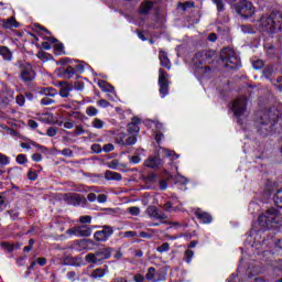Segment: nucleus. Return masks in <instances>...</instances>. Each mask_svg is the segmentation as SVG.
I'll return each mask as SVG.
<instances>
[{"label":"nucleus","mask_w":282,"mask_h":282,"mask_svg":"<svg viewBox=\"0 0 282 282\" xmlns=\"http://www.w3.org/2000/svg\"><path fill=\"white\" fill-rule=\"evenodd\" d=\"M50 56V57H47ZM36 57L40 61H50V58H54V56L52 54L45 53L44 51H39L36 54Z\"/></svg>","instance_id":"39"},{"label":"nucleus","mask_w":282,"mask_h":282,"mask_svg":"<svg viewBox=\"0 0 282 282\" xmlns=\"http://www.w3.org/2000/svg\"><path fill=\"white\" fill-rule=\"evenodd\" d=\"M128 132L140 133V126H135L134 123H128Z\"/></svg>","instance_id":"49"},{"label":"nucleus","mask_w":282,"mask_h":282,"mask_svg":"<svg viewBox=\"0 0 282 282\" xmlns=\"http://www.w3.org/2000/svg\"><path fill=\"white\" fill-rule=\"evenodd\" d=\"M215 51L203 50L198 51L194 55V75L196 78H206V74H210L212 67L206 65H213L215 63Z\"/></svg>","instance_id":"1"},{"label":"nucleus","mask_w":282,"mask_h":282,"mask_svg":"<svg viewBox=\"0 0 282 282\" xmlns=\"http://www.w3.org/2000/svg\"><path fill=\"white\" fill-rule=\"evenodd\" d=\"M241 32H243V34H256L257 31H254V26H252L251 24H242L240 26Z\"/></svg>","instance_id":"36"},{"label":"nucleus","mask_w":282,"mask_h":282,"mask_svg":"<svg viewBox=\"0 0 282 282\" xmlns=\"http://www.w3.org/2000/svg\"><path fill=\"white\" fill-rule=\"evenodd\" d=\"M8 214L10 215L12 221H17V219H19V216L21 215L18 210L14 209L8 210Z\"/></svg>","instance_id":"58"},{"label":"nucleus","mask_w":282,"mask_h":282,"mask_svg":"<svg viewBox=\"0 0 282 282\" xmlns=\"http://www.w3.org/2000/svg\"><path fill=\"white\" fill-rule=\"evenodd\" d=\"M194 215L196 219L199 221V224H213V215H210V213L202 210V208H197L194 212Z\"/></svg>","instance_id":"12"},{"label":"nucleus","mask_w":282,"mask_h":282,"mask_svg":"<svg viewBox=\"0 0 282 282\" xmlns=\"http://www.w3.org/2000/svg\"><path fill=\"white\" fill-rule=\"evenodd\" d=\"M93 127L94 129H102V127H105V121H102V119L95 118L93 120Z\"/></svg>","instance_id":"46"},{"label":"nucleus","mask_w":282,"mask_h":282,"mask_svg":"<svg viewBox=\"0 0 282 282\" xmlns=\"http://www.w3.org/2000/svg\"><path fill=\"white\" fill-rule=\"evenodd\" d=\"M220 61L225 64L226 69L235 70L241 68V59L231 47H224L220 51Z\"/></svg>","instance_id":"4"},{"label":"nucleus","mask_w":282,"mask_h":282,"mask_svg":"<svg viewBox=\"0 0 282 282\" xmlns=\"http://www.w3.org/2000/svg\"><path fill=\"white\" fill-rule=\"evenodd\" d=\"M145 213L151 219H159L160 221H162L163 219H166V214H164L163 212H160V209L153 205H150L147 208Z\"/></svg>","instance_id":"15"},{"label":"nucleus","mask_w":282,"mask_h":282,"mask_svg":"<svg viewBox=\"0 0 282 282\" xmlns=\"http://www.w3.org/2000/svg\"><path fill=\"white\" fill-rule=\"evenodd\" d=\"M66 235H69L70 237H78V226L66 230Z\"/></svg>","instance_id":"62"},{"label":"nucleus","mask_w":282,"mask_h":282,"mask_svg":"<svg viewBox=\"0 0 282 282\" xmlns=\"http://www.w3.org/2000/svg\"><path fill=\"white\" fill-rule=\"evenodd\" d=\"M37 94H40V96H48L50 98H54V96L58 95V90L52 87L39 88Z\"/></svg>","instance_id":"25"},{"label":"nucleus","mask_w":282,"mask_h":282,"mask_svg":"<svg viewBox=\"0 0 282 282\" xmlns=\"http://www.w3.org/2000/svg\"><path fill=\"white\" fill-rule=\"evenodd\" d=\"M2 28L4 30H12V28H19V22L17 21V19H14V17H12L7 20H3Z\"/></svg>","instance_id":"27"},{"label":"nucleus","mask_w":282,"mask_h":282,"mask_svg":"<svg viewBox=\"0 0 282 282\" xmlns=\"http://www.w3.org/2000/svg\"><path fill=\"white\" fill-rule=\"evenodd\" d=\"M116 149V147L112 143H107L101 148V151H104L105 153H111V151H113Z\"/></svg>","instance_id":"59"},{"label":"nucleus","mask_w":282,"mask_h":282,"mask_svg":"<svg viewBox=\"0 0 282 282\" xmlns=\"http://www.w3.org/2000/svg\"><path fill=\"white\" fill-rule=\"evenodd\" d=\"M56 72L59 78H65L67 80L76 76V70L74 69V66H67L66 68L59 67L56 69Z\"/></svg>","instance_id":"17"},{"label":"nucleus","mask_w":282,"mask_h":282,"mask_svg":"<svg viewBox=\"0 0 282 282\" xmlns=\"http://www.w3.org/2000/svg\"><path fill=\"white\" fill-rule=\"evenodd\" d=\"M171 80H169V73L164 68L159 69V93L161 98H166L169 96V86Z\"/></svg>","instance_id":"9"},{"label":"nucleus","mask_w":282,"mask_h":282,"mask_svg":"<svg viewBox=\"0 0 282 282\" xmlns=\"http://www.w3.org/2000/svg\"><path fill=\"white\" fill-rule=\"evenodd\" d=\"M120 237H123L124 239H131L133 237H138V231H126V232H121Z\"/></svg>","instance_id":"48"},{"label":"nucleus","mask_w":282,"mask_h":282,"mask_svg":"<svg viewBox=\"0 0 282 282\" xmlns=\"http://www.w3.org/2000/svg\"><path fill=\"white\" fill-rule=\"evenodd\" d=\"M15 162L17 164H28V155L25 154H18L17 158H15Z\"/></svg>","instance_id":"43"},{"label":"nucleus","mask_w":282,"mask_h":282,"mask_svg":"<svg viewBox=\"0 0 282 282\" xmlns=\"http://www.w3.org/2000/svg\"><path fill=\"white\" fill-rule=\"evenodd\" d=\"M105 180H107L108 182H120L122 180V174L113 172L111 170H107L105 173Z\"/></svg>","instance_id":"24"},{"label":"nucleus","mask_w":282,"mask_h":282,"mask_svg":"<svg viewBox=\"0 0 282 282\" xmlns=\"http://www.w3.org/2000/svg\"><path fill=\"white\" fill-rule=\"evenodd\" d=\"M15 102L19 105V107H24L25 106V97L23 95H18L15 97Z\"/></svg>","instance_id":"57"},{"label":"nucleus","mask_w":282,"mask_h":282,"mask_svg":"<svg viewBox=\"0 0 282 282\" xmlns=\"http://www.w3.org/2000/svg\"><path fill=\"white\" fill-rule=\"evenodd\" d=\"M159 61L161 67H165V69H171V59H169V55L164 51H160Z\"/></svg>","instance_id":"22"},{"label":"nucleus","mask_w":282,"mask_h":282,"mask_svg":"<svg viewBox=\"0 0 282 282\" xmlns=\"http://www.w3.org/2000/svg\"><path fill=\"white\" fill-rule=\"evenodd\" d=\"M281 112L275 108H270L261 117L257 124V132L263 138H268L271 133H274V128L279 124Z\"/></svg>","instance_id":"2"},{"label":"nucleus","mask_w":282,"mask_h":282,"mask_svg":"<svg viewBox=\"0 0 282 282\" xmlns=\"http://www.w3.org/2000/svg\"><path fill=\"white\" fill-rule=\"evenodd\" d=\"M154 7L155 3H153V1L144 0L139 7V14L147 17L148 14H151V10H153Z\"/></svg>","instance_id":"18"},{"label":"nucleus","mask_w":282,"mask_h":282,"mask_svg":"<svg viewBox=\"0 0 282 282\" xmlns=\"http://www.w3.org/2000/svg\"><path fill=\"white\" fill-rule=\"evenodd\" d=\"M78 237H91V227L87 225L78 226Z\"/></svg>","instance_id":"30"},{"label":"nucleus","mask_w":282,"mask_h":282,"mask_svg":"<svg viewBox=\"0 0 282 282\" xmlns=\"http://www.w3.org/2000/svg\"><path fill=\"white\" fill-rule=\"evenodd\" d=\"M74 63V59H72L70 57H64V58H61L58 62H56V65H69V64H73Z\"/></svg>","instance_id":"52"},{"label":"nucleus","mask_w":282,"mask_h":282,"mask_svg":"<svg viewBox=\"0 0 282 282\" xmlns=\"http://www.w3.org/2000/svg\"><path fill=\"white\" fill-rule=\"evenodd\" d=\"M214 4H216L217 12H224L226 10V4H224V0H212Z\"/></svg>","instance_id":"41"},{"label":"nucleus","mask_w":282,"mask_h":282,"mask_svg":"<svg viewBox=\"0 0 282 282\" xmlns=\"http://www.w3.org/2000/svg\"><path fill=\"white\" fill-rule=\"evenodd\" d=\"M242 19H250L254 14V6L248 0H242L234 9Z\"/></svg>","instance_id":"8"},{"label":"nucleus","mask_w":282,"mask_h":282,"mask_svg":"<svg viewBox=\"0 0 282 282\" xmlns=\"http://www.w3.org/2000/svg\"><path fill=\"white\" fill-rule=\"evenodd\" d=\"M83 133H85V128H83V126H76L75 130L70 132V134H73L74 138H78V135H83Z\"/></svg>","instance_id":"44"},{"label":"nucleus","mask_w":282,"mask_h":282,"mask_svg":"<svg viewBox=\"0 0 282 282\" xmlns=\"http://www.w3.org/2000/svg\"><path fill=\"white\" fill-rule=\"evenodd\" d=\"M30 144H32V147H34L35 149H39V151H41V153H48L50 149H47V147L39 144L35 141H30Z\"/></svg>","instance_id":"40"},{"label":"nucleus","mask_w":282,"mask_h":282,"mask_svg":"<svg viewBox=\"0 0 282 282\" xmlns=\"http://www.w3.org/2000/svg\"><path fill=\"white\" fill-rule=\"evenodd\" d=\"M14 66L18 67V69H21L20 78H21L22 83H32V80H34V78H36V72H34L32 64H30L25 61L19 59L14 64Z\"/></svg>","instance_id":"6"},{"label":"nucleus","mask_w":282,"mask_h":282,"mask_svg":"<svg viewBox=\"0 0 282 282\" xmlns=\"http://www.w3.org/2000/svg\"><path fill=\"white\" fill-rule=\"evenodd\" d=\"M98 87L101 89V91H105L106 94H116V88L113 85L109 84V82L105 79H99Z\"/></svg>","instance_id":"20"},{"label":"nucleus","mask_w":282,"mask_h":282,"mask_svg":"<svg viewBox=\"0 0 282 282\" xmlns=\"http://www.w3.org/2000/svg\"><path fill=\"white\" fill-rule=\"evenodd\" d=\"M54 99L50 98V97H44L41 99L40 105L47 107L50 105H54Z\"/></svg>","instance_id":"53"},{"label":"nucleus","mask_w":282,"mask_h":282,"mask_svg":"<svg viewBox=\"0 0 282 282\" xmlns=\"http://www.w3.org/2000/svg\"><path fill=\"white\" fill-rule=\"evenodd\" d=\"M107 265H105V268L95 269L91 273L93 279H102V276L107 274Z\"/></svg>","instance_id":"31"},{"label":"nucleus","mask_w":282,"mask_h":282,"mask_svg":"<svg viewBox=\"0 0 282 282\" xmlns=\"http://www.w3.org/2000/svg\"><path fill=\"white\" fill-rule=\"evenodd\" d=\"M273 202L276 205V208L282 209V187L274 193Z\"/></svg>","instance_id":"32"},{"label":"nucleus","mask_w":282,"mask_h":282,"mask_svg":"<svg viewBox=\"0 0 282 282\" xmlns=\"http://www.w3.org/2000/svg\"><path fill=\"white\" fill-rule=\"evenodd\" d=\"M248 109V104L245 99H236L231 102V111L234 112L235 118H237V122L239 124H243V120L241 119V116L246 113V110Z\"/></svg>","instance_id":"7"},{"label":"nucleus","mask_w":282,"mask_h":282,"mask_svg":"<svg viewBox=\"0 0 282 282\" xmlns=\"http://www.w3.org/2000/svg\"><path fill=\"white\" fill-rule=\"evenodd\" d=\"M0 56L4 63H12V58H14L12 51L6 45H0Z\"/></svg>","instance_id":"19"},{"label":"nucleus","mask_w":282,"mask_h":282,"mask_svg":"<svg viewBox=\"0 0 282 282\" xmlns=\"http://www.w3.org/2000/svg\"><path fill=\"white\" fill-rule=\"evenodd\" d=\"M53 50H54V54L56 56H63V54H66L65 53V44H63V42H59V43L55 44L53 46Z\"/></svg>","instance_id":"33"},{"label":"nucleus","mask_w":282,"mask_h":282,"mask_svg":"<svg viewBox=\"0 0 282 282\" xmlns=\"http://www.w3.org/2000/svg\"><path fill=\"white\" fill-rule=\"evenodd\" d=\"M26 177L30 182H36V180H39V173H36V171L29 170Z\"/></svg>","instance_id":"42"},{"label":"nucleus","mask_w":282,"mask_h":282,"mask_svg":"<svg viewBox=\"0 0 282 282\" xmlns=\"http://www.w3.org/2000/svg\"><path fill=\"white\" fill-rule=\"evenodd\" d=\"M101 230H97L94 234V239L98 243H105L110 237L113 236V227L109 225H105L101 227Z\"/></svg>","instance_id":"10"},{"label":"nucleus","mask_w":282,"mask_h":282,"mask_svg":"<svg viewBox=\"0 0 282 282\" xmlns=\"http://www.w3.org/2000/svg\"><path fill=\"white\" fill-rule=\"evenodd\" d=\"M79 223L80 224H90L91 223V216L85 215L79 217Z\"/></svg>","instance_id":"64"},{"label":"nucleus","mask_w":282,"mask_h":282,"mask_svg":"<svg viewBox=\"0 0 282 282\" xmlns=\"http://www.w3.org/2000/svg\"><path fill=\"white\" fill-rule=\"evenodd\" d=\"M56 133H58V129L54 128V127H50L46 131V135L48 138H54V135H56Z\"/></svg>","instance_id":"61"},{"label":"nucleus","mask_w":282,"mask_h":282,"mask_svg":"<svg viewBox=\"0 0 282 282\" xmlns=\"http://www.w3.org/2000/svg\"><path fill=\"white\" fill-rule=\"evenodd\" d=\"M90 243H94V240L91 239L75 240L73 248H77V250H87Z\"/></svg>","instance_id":"23"},{"label":"nucleus","mask_w":282,"mask_h":282,"mask_svg":"<svg viewBox=\"0 0 282 282\" xmlns=\"http://www.w3.org/2000/svg\"><path fill=\"white\" fill-rule=\"evenodd\" d=\"M143 164L148 169H158L159 166H162L163 162L160 158V152H156L154 155L149 156Z\"/></svg>","instance_id":"13"},{"label":"nucleus","mask_w":282,"mask_h":282,"mask_svg":"<svg viewBox=\"0 0 282 282\" xmlns=\"http://www.w3.org/2000/svg\"><path fill=\"white\" fill-rule=\"evenodd\" d=\"M0 248H2V250H6V252H8L9 254H11V252H14V245L10 242H1Z\"/></svg>","instance_id":"37"},{"label":"nucleus","mask_w":282,"mask_h":282,"mask_svg":"<svg viewBox=\"0 0 282 282\" xmlns=\"http://www.w3.org/2000/svg\"><path fill=\"white\" fill-rule=\"evenodd\" d=\"M138 142V137L135 134L128 137L124 141H121L122 147H133Z\"/></svg>","instance_id":"34"},{"label":"nucleus","mask_w":282,"mask_h":282,"mask_svg":"<svg viewBox=\"0 0 282 282\" xmlns=\"http://www.w3.org/2000/svg\"><path fill=\"white\" fill-rule=\"evenodd\" d=\"M73 89H76V91H83V89H85V83L80 80L75 82Z\"/></svg>","instance_id":"55"},{"label":"nucleus","mask_w":282,"mask_h":282,"mask_svg":"<svg viewBox=\"0 0 282 282\" xmlns=\"http://www.w3.org/2000/svg\"><path fill=\"white\" fill-rule=\"evenodd\" d=\"M63 265H72L73 268H80L85 265V262L80 256H66L63 260Z\"/></svg>","instance_id":"14"},{"label":"nucleus","mask_w":282,"mask_h":282,"mask_svg":"<svg viewBox=\"0 0 282 282\" xmlns=\"http://www.w3.org/2000/svg\"><path fill=\"white\" fill-rule=\"evenodd\" d=\"M35 30H40L41 32H45V34H47L48 36H52V31L47 30V28L39 24V23H34L33 24Z\"/></svg>","instance_id":"51"},{"label":"nucleus","mask_w":282,"mask_h":282,"mask_svg":"<svg viewBox=\"0 0 282 282\" xmlns=\"http://www.w3.org/2000/svg\"><path fill=\"white\" fill-rule=\"evenodd\" d=\"M273 74H274V66H265L262 70V76H264L267 80H270Z\"/></svg>","instance_id":"35"},{"label":"nucleus","mask_w":282,"mask_h":282,"mask_svg":"<svg viewBox=\"0 0 282 282\" xmlns=\"http://www.w3.org/2000/svg\"><path fill=\"white\" fill-rule=\"evenodd\" d=\"M161 151H163L164 158H169L172 162L180 159V154L175 153L173 150L161 148Z\"/></svg>","instance_id":"28"},{"label":"nucleus","mask_w":282,"mask_h":282,"mask_svg":"<svg viewBox=\"0 0 282 282\" xmlns=\"http://www.w3.org/2000/svg\"><path fill=\"white\" fill-rule=\"evenodd\" d=\"M195 257V252L191 249L185 250V263H191Z\"/></svg>","instance_id":"45"},{"label":"nucleus","mask_w":282,"mask_h":282,"mask_svg":"<svg viewBox=\"0 0 282 282\" xmlns=\"http://www.w3.org/2000/svg\"><path fill=\"white\" fill-rule=\"evenodd\" d=\"M8 164H10V158L3 153H0V165L8 166Z\"/></svg>","instance_id":"50"},{"label":"nucleus","mask_w":282,"mask_h":282,"mask_svg":"<svg viewBox=\"0 0 282 282\" xmlns=\"http://www.w3.org/2000/svg\"><path fill=\"white\" fill-rule=\"evenodd\" d=\"M61 98H69V93L74 91V84L62 80L58 83Z\"/></svg>","instance_id":"16"},{"label":"nucleus","mask_w":282,"mask_h":282,"mask_svg":"<svg viewBox=\"0 0 282 282\" xmlns=\"http://www.w3.org/2000/svg\"><path fill=\"white\" fill-rule=\"evenodd\" d=\"M90 150L93 151V153H102V147L98 143H95L90 147Z\"/></svg>","instance_id":"63"},{"label":"nucleus","mask_w":282,"mask_h":282,"mask_svg":"<svg viewBox=\"0 0 282 282\" xmlns=\"http://www.w3.org/2000/svg\"><path fill=\"white\" fill-rule=\"evenodd\" d=\"M86 113L87 116H89L90 118H94V116H98V109H96V107L94 106H89L86 109Z\"/></svg>","instance_id":"47"},{"label":"nucleus","mask_w":282,"mask_h":282,"mask_svg":"<svg viewBox=\"0 0 282 282\" xmlns=\"http://www.w3.org/2000/svg\"><path fill=\"white\" fill-rule=\"evenodd\" d=\"M8 177L9 180H21L23 177V169L19 166L9 169Z\"/></svg>","instance_id":"21"},{"label":"nucleus","mask_w":282,"mask_h":282,"mask_svg":"<svg viewBox=\"0 0 282 282\" xmlns=\"http://www.w3.org/2000/svg\"><path fill=\"white\" fill-rule=\"evenodd\" d=\"M112 252L113 248L105 247L95 251L94 253L86 254L85 260L88 263H94L95 265H102L107 259H111Z\"/></svg>","instance_id":"5"},{"label":"nucleus","mask_w":282,"mask_h":282,"mask_svg":"<svg viewBox=\"0 0 282 282\" xmlns=\"http://www.w3.org/2000/svg\"><path fill=\"white\" fill-rule=\"evenodd\" d=\"M65 202L70 206H80V204H85L87 199L78 193H70L65 195Z\"/></svg>","instance_id":"11"},{"label":"nucleus","mask_w":282,"mask_h":282,"mask_svg":"<svg viewBox=\"0 0 282 282\" xmlns=\"http://www.w3.org/2000/svg\"><path fill=\"white\" fill-rule=\"evenodd\" d=\"M279 215H281V212H279V208L270 207L265 210V213L261 214L258 217V225L260 226V230L262 232H265L270 230L274 226V224L279 223Z\"/></svg>","instance_id":"3"},{"label":"nucleus","mask_w":282,"mask_h":282,"mask_svg":"<svg viewBox=\"0 0 282 282\" xmlns=\"http://www.w3.org/2000/svg\"><path fill=\"white\" fill-rule=\"evenodd\" d=\"M75 63H79L74 66L75 74H84L85 73V67H89V64H87L85 61H78L74 59Z\"/></svg>","instance_id":"29"},{"label":"nucleus","mask_w":282,"mask_h":282,"mask_svg":"<svg viewBox=\"0 0 282 282\" xmlns=\"http://www.w3.org/2000/svg\"><path fill=\"white\" fill-rule=\"evenodd\" d=\"M166 278H158L155 279V268L154 267H150L148 269V272L145 274V280L147 281H153V282H160V281H165Z\"/></svg>","instance_id":"26"},{"label":"nucleus","mask_w":282,"mask_h":282,"mask_svg":"<svg viewBox=\"0 0 282 282\" xmlns=\"http://www.w3.org/2000/svg\"><path fill=\"white\" fill-rule=\"evenodd\" d=\"M181 6H185V8L187 10H191V9L195 8V2H193V1L178 2L177 8H180Z\"/></svg>","instance_id":"56"},{"label":"nucleus","mask_w":282,"mask_h":282,"mask_svg":"<svg viewBox=\"0 0 282 282\" xmlns=\"http://www.w3.org/2000/svg\"><path fill=\"white\" fill-rule=\"evenodd\" d=\"M169 250H171V243L169 242H163L156 248V252H160V254H164V252H169Z\"/></svg>","instance_id":"38"},{"label":"nucleus","mask_w":282,"mask_h":282,"mask_svg":"<svg viewBox=\"0 0 282 282\" xmlns=\"http://www.w3.org/2000/svg\"><path fill=\"white\" fill-rule=\"evenodd\" d=\"M119 164L120 163L118 162V160H112V161L107 163V166H108V169H111L112 171H117Z\"/></svg>","instance_id":"60"},{"label":"nucleus","mask_w":282,"mask_h":282,"mask_svg":"<svg viewBox=\"0 0 282 282\" xmlns=\"http://www.w3.org/2000/svg\"><path fill=\"white\" fill-rule=\"evenodd\" d=\"M252 67L253 69H263V67H265V63L261 59H257L252 63Z\"/></svg>","instance_id":"54"}]
</instances>
